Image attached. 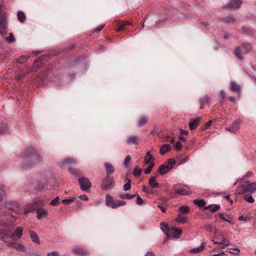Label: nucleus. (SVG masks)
<instances>
[{
	"instance_id": "f257e3e1",
	"label": "nucleus",
	"mask_w": 256,
	"mask_h": 256,
	"mask_svg": "<svg viewBox=\"0 0 256 256\" xmlns=\"http://www.w3.org/2000/svg\"><path fill=\"white\" fill-rule=\"evenodd\" d=\"M22 158L28 159L33 164H36L40 162L41 156L36 150L33 148H27L21 156Z\"/></svg>"
},
{
	"instance_id": "f03ea898",
	"label": "nucleus",
	"mask_w": 256,
	"mask_h": 256,
	"mask_svg": "<svg viewBox=\"0 0 256 256\" xmlns=\"http://www.w3.org/2000/svg\"><path fill=\"white\" fill-rule=\"evenodd\" d=\"M15 219L10 212H6V208L0 209V226H12Z\"/></svg>"
},
{
	"instance_id": "7ed1b4c3",
	"label": "nucleus",
	"mask_w": 256,
	"mask_h": 256,
	"mask_svg": "<svg viewBox=\"0 0 256 256\" xmlns=\"http://www.w3.org/2000/svg\"><path fill=\"white\" fill-rule=\"evenodd\" d=\"M240 186L236 190V192L238 194L246 192H253L256 191V182L250 183V181L242 180L240 181Z\"/></svg>"
},
{
	"instance_id": "20e7f679",
	"label": "nucleus",
	"mask_w": 256,
	"mask_h": 256,
	"mask_svg": "<svg viewBox=\"0 0 256 256\" xmlns=\"http://www.w3.org/2000/svg\"><path fill=\"white\" fill-rule=\"evenodd\" d=\"M104 166L106 168L107 176L102 180L101 188L103 190H106L110 189L112 184V179L110 178V175L112 174V168L109 163H105Z\"/></svg>"
},
{
	"instance_id": "39448f33",
	"label": "nucleus",
	"mask_w": 256,
	"mask_h": 256,
	"mask_svg": "<svg viewBox=\"0 0 256 256\" xmlns=\"http://www.w3.org/2000/svg\"><path fill=\"white\" fill-rule=\"evenodd\" d=\"M7 28L6 14L5 11L2 10V7L0 6V34L2 36L6 35Z\"/></svg>"
},
{
	"instance_id": "423d86ee",
	"label": "nucleus",
	"mask_w": 256,
	"mask_h": 256,
	"mask_svg": "<svg viewBox=\"0 0 256 256\" xmlns=\"http://www.w3.org/2000/svg\"><path fill=\"white\" fill-rule=\"evenodd\" d=\"M252 50V46L249 43H244L241 44L240 46L236 48L234 50V54L236 58L242 60V56L241 55L242 54H247L250 52Z\"/></svg>"
},
{
	"instance_id": "0eeeda50",
	"label": "nucleus",
	"mask_w": 256,
	"mask_h": 256,
	"mask_svg": "<svg viewBox=\"0 0 256 256\" xmlns=\"http://www.w3.org/2000/svg\"><path fill=\"white\" fill-rule=\"evenodd\" d=\"M6 208H8L12 212H14L18 214H22V210L20 206L16 202H8Z\"/></svg>"
},
{
	"instance_id": "6e6552de",
	"label": "nucleus",
	"mask_w": 256,
	"mask_h": 256,
	"mask_svg": "<svg viewBox=\"0 0 256 256\" xmlns=\"http://www.w3.org/2000/svg\"><path fill=\"white\" fill-rule=\"evenodd\" d=\"M176 194L181 195H187L191 194L190 190L185 185H178L174 186Z\"/></svg>"
},
{
	"instance_id": "1a4fd4ad",
	"label": "nucleus",
	"mask_w": 256,
	"mask_h": 256,
	"mask_svg": "<svg viewBox=\"0 0 256 256\" xmlns=\"http://www.w3.org/2000/svg\"><path fill=\"white\" fill-rule=\"evenodd\" d=\"M24 228L22 226H19L16 228L14 231L12 232H10V238L14 241H16L20 240Z\"/></svg>"
},
{
	"instance_id": "9d476101",
	"label": "nucleus",
	"mask_w": 256,
	"mask_h": 256,
	"mask_svg": "<svg viewBox=\"0 0 256 256\" xmlns=\"http://www.w3.org/2000/svg\"><path fill=\"white\" fill-rule=\"evenodd\" d=\"M78 181L80 188L84 191L87 190L91 187V182L87 178L81 177L79 178Z\"/></svg>"
},
{
	"instance_id": "9b49d317",
	"label": "nucleus",
	"mask_w": 256,
	"mask_h": 256,
	"mask_svg": "<svg viewBox=\"0 0 256 256\" xmlns=\"http://www.w3.org/2000/svg\"><path fill=\"white\" fill-rule=\"evenodd\" d=\"M240 128V122L235 121L232 123L230 127L225 128L226 130L228 131L231 133L236 134Z\"/></svg>"
},
{
	"instance_id": "f8f14e48",
	"label": "nucleus",
	"mask_w": 256,
	"mask_h": 256,
	"mask_svg": "<svg viewBox=\"0 0 256 256\" xmlns=\"http://www.w3.org/2000/svg\"><path fill=\"white\" fill-rule=\"evenodd\" d=\"M242 4V0H232L227 5L226 8L230 9H236L240 8Z\"/></svg>"
},
{
	"instance_id": "ddd939ff",
	"label": "nucleus",
	"mask_w": 256,
	"mask_h": 256,
	"mask_svg": "<svg viewBox=\"0 0 256 256\" xmlns=\"http://www.w3.org/2000/svg\"><path fill=\"white\" fill-rule=\"evenodd\" d=\"M170 236H172L173 238H178L182 232V230L180 228H172L170 230Z\"/></svg>"
},
{
	"instance_id": "4468645a",
	"label": "nucleus",
	"mask_w": 256,
	"mask_h": 256,
	"mask_svg": "<svg viewBox=\"0 0 256 256\" xmlns=\"http://www.w3.org/2000/svg\"><path fill=\"white\" fill-rule=\"evenodd\" d=\"M200 120V118L198 117L195 119H192L190 120L189 122L190 128L191 130H192L196 128L198 126L199 124Z\"/></svg>"
},
{
	"instance_id": "2eb2a0df",
	"label": "nucleus",
	"mask_w": 256,
	"mask_h": 256,
	"mask_svg": "<svg viewBox=\"0 0 256 256\" xmlns=\"http://www.w3.org/2000/svg\"><path fill=\"white\" fill-rule=\"evenodd\" d=\"M126 142L130 144L138 145L140 142L139 138L136 136H130L128 137Z\"/></svg>"
},
{
	"instance_id": "dca6fc26",
	"label": "nucleus",
	"mask_w": 256,
	"mask_h": 256,
	"mask_svg": "<svg viewBox=\"0 0 256 256\" xmlns=\"http://www.w3.org/2000/svg\"><path fill=\"white\" fill-rule=\"evenodd\" d=\"M8 246L11 247H14L18 250L24 251L25 250L24 246L20 243L16 244L14 242H10L8 244Z\"/></svg>"
},
{
	"instance_id": "f3484780",
	"label": "nucleus",
	"mask_w": 256,
	"mask_h": 256,
	"mask_svg": "<svg viewBox=\"0 0 256 256\" xmlns=\"http://www.w3.org/2000/svg\"><path fill=\"white\" fill-rule=\"evenodd\" d=\"M72 252L76 254L79 256H84L87 254V252L84 251L82 248L80 247H74L72 249Z\"/></svg>"
},
{
	"instance_id": "a211bd4d",
	"label": "nucleus",
	"mask_w": 256,
	"mask_h": 256,
	"mask_svg": "<svg viewBox=\"0 0 256 256\" xmlns=\"http://www.w3.org/2000/svg\"><path fill=\"white\" fill-rule=\"evenodd\" d=\"M148 184L152 188H158L160 187V184L156 180L155 176H152L150 178Z\"/></svg>"
},
{
	"instance_id": "6ab92c4d",
	"label": "nucleus",
	"mask_w": 256,
	"mask_h": 256,
	"mask_svg": "<svg viewBox=\"0 0 256 256\" xmlns=\"http://www.w3.org/2000/svg\"><path fill=\"white\" fill-rule=\"evenodd\" d=\"M35 208L36 207L32 202L26 204L24 212H22V214H27L28 213L32 212Z\"/></svg>"
},
{
	"instance_id": "aec40b11",
	"label": "nucleus",
	"mask_w": 256,
	"mask_h": 256,
	"mask_svg": "<svg viewBox=\"0 0 256 256\" xmlns=\"http://www.w3.org/2000/svg\"><path fill=\"white\" fill-rule=\"evenodd\" d=\"M38 210V214L37 218L38 219H41L44 216H46L48 214V212L42 208H38L37 209Z\"/></svg>"
},
{
	"instance_id": "412c9836",
	"label": "nucleus",
	"mask_w": 256,
	"mask_h": 256,
	"mask_svg": "<svg viewBox=\"0 0 256 256\" xmlns=\"http://www.w3.org/2000/svg\"><path fill=\"white\" fill-rule=\"evenodd\" d=\"M220 208L219 204H210L206 206H205V210H209L210 212H215L218 211Z\"/></svg>"
},
{
	"instance_id": "4be33fe9",
	"label": "nucleus",
	"mask_w": 256,
	"mask_h": 256,
	"mask_svg": "<svg viewBox=\"0 0 256 256\" xmlns=\"http://www.w3.org/2000/svg\"><path fill=\"white\" fill-rule=\"evenodd\" d=\"M230 90L232 92H236L239 94L240 91V86L235 82H232L230 84Z\"/></svg>"
},
{
	"instance_id": "5701e85b",
	"label": "nucleus",
	"mask_w": 256,
	"mask_h": 256,
	"mask_svg": "<svg viewBox=\"0 0 256 256\" xmlns=\"http://www.w3.org/2000/svg\"><path fill=\"white\" fill-rule=\"evenodd\" d=\"M170 170L166 164L161 165L158 168V172L160 175H164L168 172Z\"/></svg>"
},
{
	"instance_id": "b1692460",
	"label": "nucleus",
	"mask_w": 256,
	"mask_h": 256,
	"mask_svg": "<svg viewBox=\"0 0 256 256\" xmlns=\"http://www.w3.org/2000/svg\"><path fill=\"white\" fill-rule=\"evenodd\" d=\"M30 236L33 242L36 244H40V240L36 233L34 231H30Z\"/></svg>"
},
{
	"instance_id": "393cba45",
	"label": "nucleus",
	"mask_w": 256,
	"mask_h": 256,
	"mask_svg": "<svg viewBox=\"0 0 256 256\" xmlns=\"http://www.w3.org/2000/svg\"><path fill=\"white\" fill-rule=\"evenodd\" d=\"M10 237V230H8L6 232L0 230V240L6 242L5 240L6 238Z\"/></svg>"
},
{
	"instance_id": "a878e982",
	"label": "nucleus",
	"mask_w": 256,
	"mask_h": 256,
	"mask_svg": "<svg viewBox=\"0 0 256 256\" xmlns=\"http://www.w3.org/2000/svg\"><path fill=\"white\" fill-rule=\"evenodd\" d=\"M8 132V128L7 124L4 123L0 124V134H4Z\"/></svg>"
},
{
	"instance_id": "bb28decb",
	"label": "nucleus",
	"mask_w": 256,
	"mask_h": 256,
	"mask_svg": "<svg viewBox=\"0 0 256 256\" xmlns=\"http://www.w3.org/2000/svg\"><path fill=\"white\" fill-rule=\"evenodd\" d=\"M210 98L208 96H205L203 98H200V108H202L204 105L206 104H208V106L210 105Z\"/></svg>"
},
{
	"instance_id": "cd10ccee",
	"label": "nucleus",
	"mask_w": 256,
	"mask_h": 256,
	"mask_svg": "<svg viewBox=\"0 0 256 256\" xmlns=\"http://www.w3.org/2000/svg\"><path fill=\"white\" fill-rule=\"evenodd\" d=\"M204 244L202 242L199 247L190 250V252L191 254H196L201 252L204 250Z\"/></svg>"
},
{
	"instance_id": "c85d7f7f",
	"label": "nucleus",
	"mask_w": 256,
	"mask_h": 256,
	"mask_svg": "<svg viewBox=\"0 0 256 256\" xmlns=\"http://www.w3.org/2000/svg\"><path fill=\"white\" fill-rule=\"evenodd\" d=\"M171 146L168 144H165L162 146L160 149V153L164 154L171 150Z\"/></svg>"
},
{
	"instance_id": "c756f323",
	"label": "nucleus",
	"mask_w": 256,
	"mask_h": 256,
	"mask_svg": "<svg viewBox=\"0 0 256 256\" xmlns=\"http://www.w3.org/2000/svg\"><path fill=\"white\" fill-rule=\"evenodd\" d=\"M160 226H161L160 228H161L162 230L163 231V232L166 235H168V234H169L170 230L167 224H166L164 222H161Z\"/></svg>"
},
{
	"instance_id": "7c9ffc66",
	"label": "nucleus",
	"mask_w": 256,
	"mask_h": 256,
	"mask_svg": "<svg viewBox=\"0 0 256 256\" xmlns=\"http://www.w3.org/2000/svg\"><path fill=\"white\" fill-rule=\"evenodd\" d=\"M32 203L34 204V206H44V200L42 198H39L34 199Z\"/></svg>"
},
{
	"instance_id": "2f4dec72",
	"label": "nucleus",
	"mask_w": 256,
	"mask_h": 256,
	"mask_svg": "<svg viewBox=\"0 0 256 256\" xmlns=\"http://www.w3.org/2000/svg\"><path fill=\"white\" fill-rule=\"evenodd\" d=\"M148 120L146 117L140 118L138 122V127L141 128L146 124L148 122Z\"/></svg>"
},
{
	"instance_id": "473e14b6",
	"label": "nucleus",
	"mask_w": 256,
	"mask_h": 256,
	"mask_svg": "<svg viewBox=\"0 0 256 256\" xmlns=\"http://www.w3.org/2000/svg\"><path fill=\"white\" fill-rule=\"evenodd\" d=\"M126 204V202L123 200H116L114 202L113 201V208H118V207L124 206Z\"/></svg>"
},
{
	"instance_id": "72a5a7b5",
	"label": "nucleus",
	"mask_w": 256,
	"mask_h": 256,
	"mask_svg": "<svg viewBox=\"0 0 256 256\" xmlns=\"http://www.w3.org/2000/svg\"><path fill=\"white\" fill-rule=\"evenodd\" d=\"M176 221L177 222L180 224H186L188 222V220L186 217L182 216L178 214L176 218Z\"/></svg>"
},
{
	"instance_id": "f704fd0d",
	"label": "nucleus",
	"mask_w": 256,
	"mask_h": 256,
	"mask_svg": "<svg viewBox=\"0 0 256 256\" xmlns=\"http://www.w3.org/2000/svg\"><path fill=\"white\" fill-rule=\"evenodd\" d=\"M6 196L4 186L0 184V202H2Z\"/></svg>"
},
{
	"instance_id": "c9c22d12",
	"label": "nucleus",
	"mask_w": 256,
	"mask_h": 256,
	"mask_svg": "<svg viewBox=\"0 0 256 256\" xmlns=\"http://www.w3.org/2000/svg\"><path fill=\"white\" fill-rule=\"evenodd\" d=\"M178 210L181 214H186L189 212L190 208L188 206H182L179 208Z\"/></svg>"
},
{
	"instance_id": "e433bc0d",
	"label": "nucleus",
	"mask_w": 256,
	"mask_h": 256,
	"mask_svg": "<svg viewBox=\"0 0 256 256\" xmlns=\"http://www.w3.org/2000/svg\"><path fill=\"white\" fill-rule=\"evenodd\" d=\"M126 26V24H124L123 22H116V32H119L120 30H122L124 29V27Z\"/></svg>"
},
{
	"instance_id": "4c0bfd02",
	"label": "nucleus",
	"mask_w": 256,
	"mask_h": 256,
	"mask_svg": "<svg viewBox=\"0 0 256 256\" xmlns=\"http://www.w3.org/2000/svg\"><path fill=\"white\" fill-rule=\"evenodd\" d=\"M194 203L199 206H204L206 205V202L202 199H196L194 200Z\"/></svg>"
},
{
	"instance_id": "58836bf2",
	"label": "nucleus",
	"mask_w": 256,
	"mask_h": 256,
	"mask_svg": "<svg viewBox=\"0 0 256 256\" xmlns=\"http://www.w3.org/2000/svg\"><path fill=\"white\" fill-rule=\"evenodd\" d=\"M152 160V156L150 154V152H148L146 154V156L144 158V164H150V161Z\"/></svg>"
},
{
	"instance_id": "ea45409f",
	"label": "nucleus",
	"mask_w": 256,
	"mask_h": 256,
	"mask_svg": "<svg viewBox=\"0 0 256 256\" xmlns=\"http://www.w3.org/2000/svg\"><path fill=\"white\" fill-rule=\"evenodd\" d=\"M18 18L20 22H24L26 20V16L24 12L19 11L17 14Z\"/></svg>"
},
{
	"instance_id": "a19ab883",
	"label": "nucleus",
	"mask_w": 256,
	"mask_h": 256,
	"mask_svg": "<svg viewBox=\"0 0 256 256\" xmlns=\"http://www.w3.org/2000/svg\"><path fill=\"white\" fill-rule=\"evenodd\" d=\"M218 244H220L221 246L220 247V248H224L226 246L230 244L228 240L223 238L221 242H218Z\"/></svg>"
},
{
	"instance_id": "79ce46f5",
	"label": "nucleus",
	"mask_w": 256,
	"mask_h": 256,
	"mask_svg": "<svg viewBox=\"0 0 256 256\" xmlns=\"http://www.w3.org/2000/svg\"><path fill=\"white\" fill-rule=\"evenodd\" d=\"M106 204L108 206H112V197L109 194L106 196Z\"/></svg>"
},
{
	"instance_id": "37998d69",
	"label": "nucleus",
	"mask_w": 256,
	"mask_h": 256,
	"mask_svg": "<svg viewBox=\"0 0 256 256\" xmlns=\"http://www.w3.org/2000/svg\"><path fill=\"white\" fill-rule=\"evenodd\" d=\"M176 164L175 160L172 158L169 159L168 160V163L166 164L168 167L170 168V169L171 170L173 167Z\"/></svg>"
},
{
	"instance_id": "c03bdc74",
	"label": "nucleus",
	"mask_w": 256,
	"mask_h": 256,
	"mask_svg": "<svg viewBox=\"0 0 256 256\" xmlns=\"http://www.w3.org/2000/svg\"><path fill=\"white\" fill-rule=\"evenodd\" d=\"M142 172V169L139 168L138 167H136L134 168L133 171V174L136 177H138L140 176Z\"/></svg>"
},
{
	"instance_id": "a18cd8bd",
	"label": "nucleus",
	"mask_w": 256,
	"mask_h": 256,
	"mask_svg": "<svg viewBox=\"0 0 256 256\" xmlns=\"http://www.w3.org/2000/svg\"><path fill=\"white\" fill-rule=\"evenodd\" d=\"M131 159H132L130 155H128L126 157V158L123 162V164H124V168H126L128 167V164H129L130 162L131 161Z\"/></svg>"
},
{
	"instance_id": "49530a36",
	"label": "nucleus",
	"mask_w": 256,
	"mask_h": 256,
	"mask_svg": "<svg viewBox=\"0 0 256 256\" xmlns=\"http://www.w3.org/2000/svg\"><path fill=\"white\" fill-rule=\"evenodd\" d=\"M136 196V194H121L120 198H126L128 200H131Z\"/></svg>"
},
{
	"instance_id": "de8ad7c7",
	"label": "nucleus",
	"mask_w": 256,
	"mask_h": 256,
	"mask_svg": "<svg viewBox=\"0 0 256 256\" xmlns=\"http://www.w3.org/2000/svg\"><path fill=\"white\" fill-rule=\"evenodd\" d=\"M154 162H151L150 164V165L146 168L144 170V172L145 174H148L151 172L152 168L154 167Z\"/></svg>"
},
{
	"instance_id": "09e8293b",
	"label": "nucleus",
	"mask_w": 256,
	"mask_h": 256,
	"mask_svg": "<svg viewBox=\"0 0 256 256\" xmlns=\"http://www.w3.org/2000/svg\"><path fill=\"white\" fill-rule=\"evenodd\" d=\"M75 162L74 160L71 158H68L62 162V164L64 166H68L72 164H74Z\"/></svg>"
},
{
	"instance_id": "8fccbe9b",
	"label": "nucleus",
	"mask_w": 256,
	"mask_h": 256,
	"mask_svg": "<svg viewBox=\"0 0 256 256\" xmlns=\"http://www.w3.org/2000/svg\"><path fill=\"white\" fill-rule=\"evenodd\" d=\"M244 198L246 202L250 203H253L254 202V199L250 194L244 195Z\"/></svg>"
},
{
	"instance_id": "3c124183",
	"label": "nucleus",
	"mask_w": 256,
	"mask_h": 256,
	"mask_svg": "<svg viewBox=\"0 0 256 256\" xmlns=\"http://www.w3.org/2000/svg\"><path fill=\"white\" fill-rule=\"evenodd\" d=\"M131 188V180H128V182L124 185V190H128Z\"/></svg>"
},
{
	"instance_id": "603ef678",
	"label": "nucleus",
	"mask_w": 256,
	"mask_h": 256,
	"mask_svg": "<svg viewBox=\"0 0 256 256\" xmlns=\"http://www.w3.org/2000/svg\"><path fill=\"white\" fill-rule=\"evenodd\" d=\"M6 40L8 43H11L14 40V34L12 33H10L9 36L6 38Z\"/></svg>"
},
{
	"instance_id": "864d4df0",
	"label": "nucleus",
	"mask_w": 256,
	"mask_h": 256,
	"mask_svg": "<svg viewBox=\"0 0 256 256\" xmlns=\"http://www.w3.org/2000/svg\"><path fill=\"white\" fill-rule=\"evenodd\" d=\"M136 204L138 205H142L144 204V200L138 194H136Z\"/></svg>"
},
{
	"instance_id": "5fc2aeb1",
	"label": "nucleus",
	"mask_w": 256,
	"mask_h": 256,
	"mask_svg": "<svg viewBox=\"0 0 256 256\" xmlns=\"http://www.w3.org/2000/svg\"><path fill=\"white\" fill-rule=\"evenodd\" d=\"M47 256H60V252L57 250L48 252L46 254Z\"/></svg>"
},
{
	"instance_id": "6e6d98bb",
	"label": "nucleus",
	"mask_w": 256,
	"mask_h": 256,
	"mask_svg": "<svg viewBox=\"0 0 256 256\" xmlns=\"http://www.w3.org/2000/svg\"><path fill=\"white\" fill-rule=\"evenodd\" d=\"M213 228L212 226L210 224H206L204 226L205 230L208 232H212L213 230Z\"/></svg>"
},
{
	"instance_id": "4d7b16f0",
	"label": "nucleus",
	"mask_w": 256,
	"mask_h": 256,
	"mask_svg": "<svg viewBox=\"0 0 256 256\" xmlns=\"http://www.w3.org/2000/svg\"><path fill=\"white\" fill-rule=\"evenodd\" d=\"M74 202V199H64L62 200V202L66 205H69Z\"/></svg>"
},
{
	"instance_id": "13d9d810",
	"label": "nucleus",
	"mask_w": 256,
	"mask_h": 256,
	"mask_svg": "<svg viewBox=\"0 0 256 256\" xmlns=\"http://www.w3.org/2000/svg\"><path fill=\"white\" fill-rule=\"evenodd\" d=\"M174 147H175V148L176 149V150L178 151L181 150V149L182 148V144L181 142L180 141H178L176 143V144L174 145Z\"/></svg>"
},
{
	"instance_id": "bf43d9fd",
	"label": "nucleus",
	"mask_w": 256,
	"mask_h": 256,
	"mask_svg": "<svg viewBox=\"0 0 256 256\" xmlns=\"http://www.w3.org/2000/svg\"><path fill=\"white\" fill-rule=\"evenodd\" d=\"M220 96L218 98V100L222 102L224 99L226 94H225L224 92L222 90H221L220 92Z\"/></svg>"
},
{
	"instance_id": "052dcab7",
	"label": "nucleus",
	"mask_w": 256,
	"mask_h": 256,
	"mask_svg": "<svg viewBox=\"0 0 256 256\" xmlns=\"http://www.w3.org/2000/svg\"><path fill=\"white\" fill-rule=\"evenodd\" d=\"M68 172L72 175H77L79 174L78 170L72 168H70L68 169Z\"/></svg>"
},
{
	"instance_id": "680f3d73",
	"label": "nucleus",
	"mask_w": 256,
	"mask_h": 256,
	"mask_svg": "<svg viewBox=\"0 0 256 256\" xmlns=\"http://www.w3.org/2000/svg\"><path fill=\"white\" fill-rule=\"evenodd\" d=\"M59 202V198L58 196H56L54 200H52L50 202V204L52 206H56L58 204Z\"/></svg>"
},
{
	"instance_id": "e2e57ef3",
	"label": "nucleus",
	"mask_w": 256,
	"mask_h": 256,
	"mask_svg": "<svg viewBox=\"0 0 256 256\" xmlns=\"http://www.w3.org/2000/svg\"><path fill=\"white\" fill-rule=\"evenodd\" d=\"M220 218L224 222H228L229 224H232V222L231 220H230L228 219H226L224 216V214L222 213H220L219 214Z\"/></svg>"
},
{
	"instance_id": "0e129e2a",
	"label": "nucleus",
	"mask_w": 256,
	"mask_h": 256,
	"mask_svg": "<svg viewBox=\"0 0 256 256\" xmlns=\"http://www.w3.org/2000/svg\"><path fill=\"white\" fill-rule=\"evenodd\" d=\"M224 20L227 22H232L234 21V18L232 16H227L224 18Z\"/></svg>"
},
{
	"instance_id": "69168bd1",
	"label": "nucleus",
	"mask_w": 256,
	"mask_h": 256,
	"mask_svg": "<svg viewBox=\"0 0 256 256\" xmlns=\"http://www.w3.org/2000/svg\"><path fill=\"white\" fill-rule=\"evenodd\" d=\"M252 174H253L252 172H248L244 176V177L242 178L241 181L244 180L246 178H248V177L252 176Z\"/></svg>"
},
{
	"instance_id": "338daca9",
	"label": "nucleus",
	"mask_w": 256,
	"mask_h": 256,
	"mask_svg": "<svg viewBox=\"0 0 256 256\" xmlns=\"http://www.w3.org/2000/svg\"><path fill=\"white\" fill-rule=\"evenodd\" d=\"M79 198L82 200H88V197L86 194H82L79 196Z\"/></svg>"
},
{
	"instance_id": "774afa93",
	"label": "nucleus",
	"mask_w": 256,
	"mask_h": 256,
	"mask_svg": "<svg viewBox=\"0 0 256 256\" xmlns=\"http://www.w3.org/2000/svg\"><path fill=\"white\" fill-rule=\"evenodd\" d=\"M104 27V25L101 24L100 26H98L96 28L94 29L93 30V32H96L100 31V30H101Z\"/></svg>"
}]
</instances>
